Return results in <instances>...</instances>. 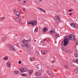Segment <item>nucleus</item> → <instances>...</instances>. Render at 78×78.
<instances>
[{"label":"nucleus","instance_id":"obj_14","mask_svg":"<svg viewBox=\"0 0 78 78\" xmlns=\"http://www.w3.org/2000/svg\"><path fill=\"white\" fill-rule=\"evenodd\" d=\"M47 52V51L45 50H43L41 51V53L42 54H43V55H45V54H46Z\"/></svg>","mask_w":78,"mask_h":78},{"label":"nucleus","instance_id":"obj_59","mask_svg":"<svg viewBox=\"0 0 78 78\" xmlns=\"http://www.w3.org/2000/svg\"><path fill=\"white\" fill-rule=\"evenodd\" d=\"M47 28H47V27H46Z\"/></svg>","mask_w":78,"mask_h":78},{"label":"nucleus","instance_id":"obj_9","mask_svg":"<svg viewBox=\"0 0 78 78\" xmlns=\"http://www.w3.org/2000/svg\"><path fill=\"white\" fill-rule=\"evenodd\" d=\"M38 9H39V10L41 11H42V12H44V13H45V12H46L45 10H44V9L41 7H38Z\"/></svg>","mask_w":78,"mask_h":78},{"label":"nucleus","instance_id":"obj_24","mask_svg":"<svg viewBox=\"0 0 78 78\" xmlns=\"http://www.w3.org/2000/svg\"><path fill=\"white\" fill-rule=\"evenodd\" d=\"M3 59L4 60H8V57L5 56L3 58Z\"/></svg>","mask_w":78,"mask_h":78},{"label":"nucleus","instance_id":"obj_2","mask_svg":"<svg viewBox=\"0 0 78 78\" xmlns=\"http://www.w3.org/2000/svg\"><path fill=\"white\" fill-rule=\"evenodd\" d=\"M36 67L37 69V70L39 71V72H37L36 73V75L37 76H39L40 75H44V73L43 72L42 73V65L39 64L36 66Z\"/></svg>","mask_w":78,"mask_h":78},{"label":"nucleus","instance_id":"obj_46","mask_svg":"<svg viewBox=\"0 0 78 78\" xmlns=\"http://www.w3.org/2000/svg\"><path fill=\"white\" fill-rule=\"evenodd\" d=\"M73 2H75L76 1V0H72Z\"/></svg>","mask_w":78,"mask_h":78},{"label":"nucleus","instance_id":"obj_27","mask_svg":"<svg viewBox=\"0 0 78 78\" xmlns=\"http://www.w3.org/2000/svg\"><path fill=\"white\" fill-rule=\"evenodd\" d=\"M21 75L23 76H27V75L25 74H21Z\"/></svg>","mask_w":78,"mask_h":78},{"label":"nucleus","instance_id":"obj_1","mask_svg":"<svg viewBox=\"0 0 78 78\" xmlns=\"http://www.w3.org/2000/svg\"><path fill=\"white\" fill-rule=\"evenodd\" d=\"M75 37L74 36V35L70 34L69 36H68L67 38H65L64 39L63 41L62 42V45H63V46H66L69 42V40H72V41H73L74 40V42H76L77 41V40L76 39H75Z\"/></svg>","mask_w":78,"mask_h":78},{"label":"nucleus","instance_id":"obj_5","mask_svg":"<svg viewBox=\"0 0 78 78\" xmlns=\"http://www.w3.org/2000/svg\"><path fill=\"white\" fill-rule=\"evenodd\" d=\"M55 18L56 19V22L57 23H59V22L61 23V19L59 16H55Z\"/></svg>","mask_w":78,"mask_h":78},{"label":"nucleus","instance_id":"obj_35","mask_svg":"<svg viewBox=\"0 0 78 78\" xmlns=\"http://www.w3.org/2000/svg\"><path fill=\"white\" fill-rule=\"evenodd\" d=\"M23 12H25V11H26L25 8H23Z\"/></svg>","mask_w":78,"mask_h":78},{"label":"nucleus","instance_id":"obj_4","mask_svg":"<svg viewBox=\"0 0 78 78\" xmlns=\"http://www.w3.org/2000/svg\"><path fill=\"white\" fill-rule=\"evenodd\" d=\"M8 48L10 50H13L14 51H17V48H14V46L12 45H8Z\"/></svg>","mask_w":78,"mask_h":78},{"label":"nucleus","instance_id":"obj_53","mask_svg":"<svg viewBox=\"0 0 78 78\" xmlns=\"http://www.w3.org/2000/svg\"><path fill=\"white\" fill-rule=\"evenodd\" d=\"M17 36V35H16V36Z\"/></svg>","mask_w":78,"mask_h":78},{"label":"nucleus","instance_id":"obj_15","mask_svg":"<svg viewBox=\"0 0 78 78\" xmlns=\"http://www.w3.org/2000/svg\"><path fill=\"white\" fill-rule=\"evenodd\" d=\"M23 0V2L24 3H23V5H26V3H27V2H28V0Z\"/></svg>","mask_w":78,"mask_h":78},{"label":"nucleus","instance_id":"obj_55","mask_svg":"<svg viewBox=\"0 0 78 78\" xmlns=\"http://www.w3.org/2000/svg\"><path fill=\"white\" fill-rule=\"evenodd\" d=\"M74 19H76V17L74 18Z\"/></svg>","mask_w":78,"mask_h":78},{"label":"nucleus","instance_id":"obj_52","mask_svg":"<svg viewBox=\"0 0 78 78\" xmlns=\"http://www.w3.org/2000/svg\"><path fill=\"white\" fill-rule=\"evenodd\" d=\"M20 1H21V0H19Z\"/></svg>","mask_w":78,"mask_h":78},{"label":"nucleus","instance_id":"obj_20","mask_svg":"<svg viewBox=\"0 0 78 78\" xmlns=\"http://www.w3.org/2000/svg\"><path fill=\"white\" fill-rule=\"evenodd\" d=\"M16 16H19V15H20V12L19 11H17L16 13Z\"/></svg>","mask_w":78,"mask_h":78},{"label":"nucleus","instance_id":"obj_11","mask_svg":"<svg viewBox=\"0 0 78 78\" xmlns=\"http://www.w3.org/2000/svg\"><path fill=\"white\" fill-rule=\"evenodd\" d=\"M43 1V0H35V2L37 3H40Z\"/></svg>","mask_w":78,"mask_h":78},{"label":"nucleus","instance_id":"obj_23","mask_svg":"<svg viewBox=\"0 0 78 78\" xmlns=\"http://www.w3.org/2000/svg\"><path fill=\"white\" fill-rule=\"evenodd\" d=\"M29 75H31L32 74V73H33V71L31 70H30L29 71Z\"/></svg>","mask_w":78,"mask_h":78},{"label":"nucleus","instance_id":"obj_57","mask_svg":"<svg viewBox=\"0 0 78 78\" xmlns=\"http://www.w3.org/2000/svg\"><path fill=\"white\" fill-rule=\"evenodd\" d=\"M40 45H41V44H40Z\"/></svg>","mask_w":78,"mask_h":78},{"label":"nucleus","instance_id":"obj_25","mask_svg":"<svg viewBox=\"0 0 78 78\" xmlns=\"http://www.w3.org/2000/svg\"><path fill=\"white\" fill-rule=\"evenodd\" d=\"M35 54L36 55H39V51H36L35 52Z\"/></svg>","mask_w":78,"mask_h":78},{"label":"nucleus","instance_id":"obj_49","mask_svg":"<svg viewBox=\"0 0 78 78\" xmlns=\"http://www.w3.org/2000/svg\"><path fill=\"white\" fill-rule=\"evenodd\" d=\"M45 78H48V77H45Z\"/></svg>","mask_w":78,"mask_h":78},{"label":"nucleus","instance_id":"obj_34","mask_svg":"<svg viewBox=\"0 0 78 78\" xmlns=\"http://www.w3.org/2000/svg\"><path fill=\"white\" fill-rule=\"evenodd\" d=\"M34 58H30V61H34Z\"/></svg>","mask_w":78,"mask_h":78},{"label":"nucleus","instance_id":"obj_7","mask_svg":"<svg viewBox=\"0 0 78 78\" xmlns=\"http://www.w3.org/2000/svg\"><path fill=\"white\" fill-rule=\"evenodd\" d=\"M19 16H18L16 19H15V20L17 22H20V23H22L20 22L21 21V19L19 18Z\"/></svg>","mask_w":78,"mask_h":78},{"label":"nucleus","instance_id":"obj_12","mask_svg":"<svg viewBox=\"0 0 78 78\" xmlns=\"http://www.w3.org/2000/svg\"><path fill=\"white\" fill-rule=\"evenodd\" d=\"M55 33V30L54 29H52L49 32V33L50 34H54Z\"/></svg>","mask_w":78,"mask_h":78},{"label":"nucleus","instance_id":"obj_44","mask_svg":"<svg viewBox=\"0 0 78 78\" xmlns=\"http://www.w3.org/2000/svg\"><path fill=\"white\" fill-rule=\"evenodd\" d=\"M47 73L48 74V75H50V73H49V72H48V71H47Z\"/></svg>","mask_w":78,"mask_h":78},{"label":"nucleus","instance_id":"obj_45","mask_svg":"<svg viewBox=\"0 0 78 78\" xmlns=\"http://www.w3.org/2000/svg\"><path fill=\"white\" fill-rule=\"evenodd\" d=\"M16 9H15L14 10V13H16Z\"/></svg>","mask_w":78,"mask_h":78},{"label":"nucleus","instance_id":"obj_3","mask_svg":"<svg viewBox=\"0 0 78 78\" xmlns=\"http://www.w3.org/2000/svg\"><path fill=\"white\" fill-rule=\"evenodd\" d=\"M22 44H21L22 46V47H25L27 48V50H30V45L28 43H27L26 42L25 40H23L22 41Z\"/></svg>","mask_w":78,"mask_h":78},{"label":"nucleus","instance_id":"obj_26","mask_svg":"<svg viewBox=\"0 0 78 78\" xmlns=\"http://www.w3.org/2000/svg\"><path fill=\"white\" fill-rule=\"evenodd\" d=\"M32 22V21H29L27 23V24H28V25H31V24L32 25V23H31Z\"/></svg>","mask_w":78,"mask_h":78},{"label":"nucleus","instance_id":"obj_6","mask_svg":"<svg viewBox=\"0 0 78 78\" xmlns=\"http://www.w3.org/2000/svg\"><path fill=\"white\" fill-rule=\"evenodd\" d=\"M28 70L27 68H23L20 69V71L21 73H22L23 72H27Z\"/></svg>","mask_w":78,"mask_h":78},{"label":"nucleus","instance_id":"obj_31","mask_svg":"<svg viewBox=\"0 0 78 78\" xmlns=\"http://www.w3.org/2000/svg\"><path fill=\"white\" fill-rule=\"evenodd\" d=\"M64 51H65V53H68V52H69V51L66 49L64 50Z\"/></svg>","mask_w":78,"mask_h":78},{"label":"nucleus","instance_id":"obj_37","mask_svg":"<svg viewBox=\"0 0 78 78\" xmlns=\"http://www.w3.org/2000/svg\"><path fill=\"white\" fill-rule=\"evenodd\" d=\"M65 69H67V68H68V66L67 65H65Z\"/></svg>","mask_w":78,"mask_h":78},{"label":"nucleus","instance_id":"obj_43","mask_svg":"<svg viewBox=\"0 0 78 78\" xmlns=\"http://www.w3.org/2000/svg\"><path fill=\"white\" fill-rule=\"evenodd\" d=\"M69 16H72V13H69Z\"/></svg>","mask_w":78,"mask_h":78},{"label":"nucleus","instance_id":"obj_10","mask_svg":"<svg viewBox=\"0 0 78 78\" xmlns=\"http://www.w3.org/2000/svg\"><path fill=\"white\" fill-rule=\"evenodd\" d=\"M42 31L44 33H45L46 31H47V27H45L43 28Z\"/></svg>","mask_w":78,"mask_h":78},{"label":"nucleus","instance_id":"obj_18","mask_svg":"<svg viewBox=\"0 0 78 78\" xmlns=\"http://www.w3.org/2000/svg\"><path fill=\"white\" fill-rule=\"evenodd\" d=\"M10 65H11V63H10V62H9L7 63V66L8 67H10Z\"/></svg>","mask_w":78,"mask_h":78},{"label":"nucleus","instance_id":"obj_42","mask_svg":"<svg viewBox=\"0 0 78 78\" xmlns=\"http://www.w3.org/2000/svg\"><path fill=\"white\" fill-rule=\"evenodd\" d=\"M21 61H19V64H21Z\"/></svg>","mask_w":78,"mask_h":78},{"label":"nucleus","instance_id":"obj_36","mask_svg":"<svg viewBox=\"0 0 78 78\" xmlns=\"http://www.w3.org/2000/svg\"><path fill=\"white\" fill-rule=\"evenodd\" d=\"M55 62V60H53L51 61V63H54Z\"/></svg>","mask_w":78,"mask_h":78},{"label":"nucleus","instance_id":"obj_41","mask_svg":"<svg viewBox=\"0 0 78 78\" xmlns=\"http://www.w3.org/2000/svg\"><path fill=\"white\" fill-rule=\"evenodd\" d=\"M27 39H30V37L28 36L27 37Z\"/></svg>","mask_w":78,"mask_h":78},{"label":"nucleus","instance_id":"obj_38","mask_svg":"<svg viewBox=\"0 0 78 78\" xmlns=\"http://www.w3.org/2000/svg\"><path fill=\"white\" fill-rule=\"evenodd\" d=\"M61 49L63 51H64V47H62L61 48Z\"/></svg>","mask_w":78,"mask_h":78},{"label":"nucleus","instance_id":"obj_48","mask_svg":"<svg viewBox=\"0 0 78 78\" xmlns=\"http://www.w3.org/2000/svg\"><path fill=\"white\" fill-rule=\"evenodd\" d=\"M76 61H77V62L78 63V59L76 60Z\"/></svg>","mask_w":78,"mask_h":78},{"label":"nucleus","instance_id":"obj_58","mask_svg":"<svg viewBox=\"0 0 78 78\" xmlns=\"http://www.w3.org/2000/svg\"><path fill=\"white\" fill-rule=\"evenodd\" d=\"M47 28H47V27H46Z\"/></svg>","mask_w":78,"mask_h":78},{"label":"nucleus","instance_id":"obj_16","mask_svg":"<svg viewBox=\"0 0 78 78\" xmlns=\"http://www.w3.org/2000/svg\"><path fill=\"white\" fill-rule=\"evenodd\" d=\"M70 25L72 27H73L74 28H75V27H76V25L74 23H71L70 24Z\"/></svg>","mask_w":78,"mask_h":78},{"label":"nucleus","instance_id":"obj_19","mask_svg":"<svg viewBox=\"0 0 78 78\" xmlns=\"http://www.w3.org/2000/svg\"><path fill=\"white\" fill-rule=\"evenodd\" d=\"M75 72H78V68H76L74 69Z\"/></svg>","mask_w":78,"mask_h":78},{"label":"nucleus","instance_id":"obj_21","mask_svg":"<svg viewBox=\"0 0 78 78\" xmlns=\"http://www.w3.org/2000/svg\"><path fill=\"white\" fill-rule=\"evenodd\" d=\"M27 53L29 55H30V54H31V50H27Z\"/></svg>","mask_w":78,"mask_h":78},{"label":"nucleus","instance_id":"obj_32","mask_svg":"<svg viewBox=\"0 0 78 78\" xmlns=\"http://www.w3.org/2000/svg\"><path fill=\"white\" fill-rule=\"evenodd\" d=\"M73 62H77L76 59H74L73 60Z\"/></svg>","mask_w":78,"mask_h":78},{"label":"nucleus","instance_id":"obj_28","mask_svg":"<svg viewBox=\"0 0 78 78\" xmlns=\"http://www.w3.org/2000/svg\"><path fill=\"white\" fill-rule=\"evenodd\" d=\"M30 41H31V40H30V39H29L27 40H26L25 41H26V43H28V42H30Z\"/></svg>","mask_w":78,"mask_h":78},{"label":"nucleus","instance_id":"obj_47","mask_svg":"<svg viewBox=\"0 0 78 78\" xmlns=\"http://www.w3.org/2000/svg\"><path fill=\"white\" fill-rule=\"evenodd\" d=\"M51 73H53V71H52V70H51Z\"/></svg>","mask_w":78,"mask_h":78},{"label":"nucleus","instance_id":"obj_8","mask_svg":"<svg viewBox=\"0 0 78 78\" xmlns=\"http://www.w3.org/2000/svg\"><path fill=\"white\" fill-rule=\"evenodd\" d=\"M32 26H36L37 25V21H33L31 22Z\"/></svg>","mask_w":78,"mask_h":78},{"label":"nucleus","instance_id":"obj_33","mask_svg":"<svg viewBox=\"0 0 78 78\" xmlns=\"http://www.w3.org/2000/svg\"><path fill=\"white\" fill-rule=\"evenodd\" d=\"M73 10H72V9H69L68 10V12H71L73 11Z\"/></svg>","mask_w":78,"mask_h":78},{"label":"nucleus","instance_id":"obj_13","mask_svg":"<svg viewBox=\"0 0 78 78\" xmlns=\"http://www.w3.org/2000/svg\"><path fill=\"white\" fill-rule=\"evenodd\" d=\"M13 73L15 75H18L20 73L18 71H14Z\"/></svg>","mask_w":78,"mask_h":78},{"label":"nucleus","instance_id":"obj_56","mask_svg":"<svg viewBox=\"0 0 78 78\" xmlns=\"http://www.w3.org/2000/svg\"><path fill=\"white\" fill-rule=\"evenodd\" d=\"M77 44V43H76V44Z\"/></svg>","mask_w":78,"mask_h":78},{"label":"nucleus","instance_id":"obj_29","mask_svg":"<svg viewBox=\"0 0 78 78\" xmlns=\"http://www.w3.org/2000/svg\"><path fill=\"white\" fill-rule=\"evenodd\" d=\"M35 32H37V31H38V28L36 27L34 30Z\"/></svg>","mask_w":78,"mask_h":78},{"label":"nucleus","instance_id":"obj_22","mask_svg":"<svg viewBox=\"0 0 78 78\" xmlns=\"http://www.w3.org/2000/svg\"><path fill=\"white\" fill-rule=\"evenodd\" d=\"M6 39H7V37H3L2 39V40L3 41H5V40Z\"/></svg>","mask_w":78,"mask_h":78},{"label":"nucleus","instance_id":"obj_39","mask_svg":"<svg viewBox=\"0 0 78 78\" xmlns=\"http://www.w3.org/2000/svg\"><path fill=\"white\" fill-rule=\"evenodd\" d=\"M76 29H78V24H76Z\"/></svg>","mask_w":78,"mask_h":78},{"label":"nucleus","instance_id":"obj_50","mask_svg":"<svg viewBox=\"0 0 78 78\" xmlns=\"http://www.w3.org/2000/svg\"><path fill=\"white\" fill-rule=\"evenodd\" d=\"M34 42H36V40H35L34 41Z\"/></svg>","mask_w":78,"mask_h":78},{"label":"nucleus","instance_id":"obj_30","mask_svg":"<svg viewBox=\"0 0 78 78\" xmlns=\"http://www.w3.org/2000/svg\"><path fill=\"white\" fill-rule=\"evenodd\" d=\"M55 37H56V38L58 37H59V35L58 34H56L55 35Z\"/></svg>","mask_w":78,"mask_h":78},{"label":"nucleus","instance_id":"obj_54","mask_svg":"<svg viewBox=\"0 0 78 78\" xmlns=\"http://www.w3.org/2000/svg\"><path fill=\"white\" fill-rule=\"evenodd\" d=\"M56 42H57L56 41H55V43H56Z\"/></svg>","mask_w":78,"mask_h":78},{"label":"nucleus","instance_id":"obj_40","mask_svg":"<svg viewBox=\"0 0 78 78\" xmlns=\"http://www.w3.org/2000/svg\"><path fill=\"white\" fill-rule=\"evenodd\" d=\"M46 39V38H45L43 41L42 42L41 41V42H43V43H44L45 42V41H45V40Z\"/></svg>","mask_w":78,"mask_h":78},{"label":"nucleus","instance_id":"obj_51","mask_svg":"<svg viewBox=\"0 0 78 78\" xmlns=\"http://www.w3.org/2000/svg\"><path fill=\"white\" fill-rule=\"evenodd\" d=\"M52 77H53V76H52Z\"/></svg>","mask_w":78,"mask_h":78},{"label":"nucleus","instance_id":"obj_17","mask_svg":"<svg viewBox=\"0 0 78 78\" xmlns=\"http://www.w3.org/2000/svg\"><path fill=\"white\" fill-rule=\"evenodd\" d=\"M5 19V17H2L0 18V21H2L3 20H4Z\"/></svg>","mask_w":78,"mask_h":78}]
</instances>
